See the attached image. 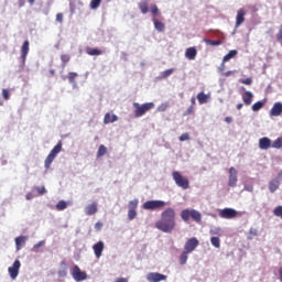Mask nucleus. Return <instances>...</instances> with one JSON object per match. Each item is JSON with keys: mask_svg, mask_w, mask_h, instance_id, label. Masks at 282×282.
<instances>
[{"mask_svg": "<svg viewBox=\"0 0 282 282\" xmlns=\"http://www.w3.org/2000/svg\"><path fill=\"white\" fill-rule=\"evenodd\" d=\"M186 261H188V252L183 251L181 257H180L181 265H186Z\"/></svg>", "mask_w": 282, "mask_h": 282, "instance_id": "obj_31", "label": "nucleus"}, {"mask_svg": "<svg viewBox=\"0 0 282 282\" xmlns=\"http://www.w3.org/2000/svg\"><path fill=\"white\" fill-rule=\"evenodd\" d=\"M39 195H45L47 193V189H45V186L37 187Z\"/></svg>", "mask_w": 282, "mask_h": 282, "instance_id": "obj_51", "label": "nucleus"}, {"mask_svg": "<svg viewBox=\"0 0 282 282\" xmlns=\"http://www.w3.org/2000/svg\"><path fill=\"white\" fill-rule=\"evenodd\" d=\"M175 217V209L173 207H167L161 213V219L155 223V228L161 230V232H173L175 230V226H177Z\"/></svg>", "mask_w": 282, "mask_h": 282, "instance_id": "obj_1", "label": "nucleus"}, {"mask_svg": "<svg viewBox=\"0 0 282 282\" xmlns=\"http://www.w3.org/2000/svg\"><path fill=\"white\" fill-rule=\"evenodd\" d=\"M164 206H166L164 200H147L143 203L142 208L144 210H158L164 208Z\"/></svg>", "mask_w": 282, "mask_h": 282, "instance_id": "obj_6", "label": "nucleus"}, {"mask_svg": "<svg viewBox=\"0 0 282 282\" xmlns=\"http://www.w3.org/2000/svg\"><path fill=\"white\" fill-rule=\"evenodd\" d=\"M33 197L32 193L26 194V199H32Z\"/></svg>", "mask_w": 282, "mask_h": 282, "instance_id": "obj_62", "label": "nucleus"}, {"mask_svg": "<svg viewBox=\"0 0 282 282\" xmlns=\"http://www.w3.org/2000/svg\"><path fill=\"white\" fill-rule=\"evenodd\" d=\"M134 217H138V212L135 209H129L128 210V219L130 221H133Z\"/></svg>", "mask_w": 282, "mask_h": 282, "instance_id": "obj_40", "label": "nucleus"}, {"mask_svg": "<svg viewBox=\"0 0 282 282\" xmlns=\"http://www.w3.org/2000/svg\"><path fill=\"white\" fill-rule=\"evenodd\" d=\"M236 109H238V110L243 109V104H238V105L236 106Z\"/></svg>", "mask_w": 282, "mask_h": 282, "instance_id": "obj_61", "label": "nucleus"}, {"mask_svg": "<svg viewBox=\"0 0 282 282\" xmlns=\"http://www.w3.org/2000/svg\"><path fill=\"white\" fill-rule=\"evenodd\" d=\"M279 279L282 282V267L279 269Z\"/></svg>", "mask_w": 282, "mask_h": 282, "instance_id": "obj_60", "label": "nucleus"}, {"mask_svg": "<svg viewBox=\"0 0 282 282\" xmlns=\"http://www.w3.org/2000/svg\"><path fill=\"white\" fill-rule=\"evenodd\" d=\"M93 250L95 252L96 259H100L102 257V252L105 250V242L98 241L93 246Z\"/></svg>", "mask_w": 282, "mask_h": 282, "instance_id": "obj_15", "label": "nucleus"}, {"mask_svg": "<svg viewBox=\"0 0 282 282\" xmlns=\"http://www.w3.org/2000/svg\"><path fill=\"white\" fill-rule=\"evenodd\" d=\"M65 208H67V202L65 200H59L56 204V210H65Z\"/></svg>", "mask_w": 282, "mask_h": 282, "instance_id": "obj_38", "label": "nucleus"}, {"mask_svg": "<svg viewBox=\"0 0 282 282\" xmlns=\"http://www.w3.org/2000/svg\"><path fill=\"white\" fill-rule=\"evenodd\" d=\"M67 78L70 85H76V78H78V73L70 72L68 73Z\"/></svg>", "mask_w": 282, "mask_h": 282, "instance_id": "obj_28", "label": "nucleus"}, {"mask_svg": "<svg viewBox=\"0 0 282 282\" xmlns=\"http://www.w3.org/2000/svg\"><path fill=\"white\" fill-rule=\"evenodd\" d=\"M195 111V107L191 106L189 108H187V110L183 113V116H191L192 113H194Z\"/></svg>", "mask_w": 282, "mask_h": 282, "instance_id": "obj_49", "label": "nucleus"}, {"mask_svg": "<svg viewBox=\"0 0 282 282\" xmlns=\"http://www.w3.org/2000/svg\"><path fill=\"white\" fill-rule=\"evenodd\" d=\"M185 58L188 61H195V58H197V48H195V46L186 48Z\"/></svg>", "mask_w": 282, "mask_h": 282, "instance_id": "obj_17", "label": "nucleus"}, {"mask_svg": "<svg viewBox=\"0 0 282 282\" xmlns=\"http://www.w3.org/2000/svg\"><path fill=\"white\" fill-rule=\"evenodd\" d=\"M252 98H254V96L250 91H246L242 95V100H243L245 105H247V106L252 105Z\"/></svg>", "mask_w": 282, "mask_h": 282, "instance_id": "obj_24", "label": "nucleus"}, {"mask_svg": "<svg viewBox=\"0 0 282 282\" xmlns=\"http://www.w3.org/2000/svg\"><path fill=\"white\" fill-rule=\"evenodd\" d=\"M57 274H58V276H59L61 279L67 276V269L64 268V269L58 270Z\"/></svg>", "mask_w": 282, "mask_h": 282, "instance_id": "obj_46", "label": "nucleus"}, {"mask_svg": "<svg viewBox=\"0 0 282 282\" xmlns=\"http://www.w3.org/2000/svg\"><path fill=\"white\" fill-rule=\"evenodd\" d=\"M239 83H241V85H252V78L239 79Z\"/></svg>", "mask_w": 282, "mask_h": 282, "instance_id": "obj_48", "label": "nucleus"}, {"mask_svg": "<svg viewBox=\"0 0 282 282\" xmlns=\"http://www.w3.org/2000/svg\"><path fill=\"white\" fill-rule=\"evenodd\" d=\"M204 42L207 44V45H213V46H217V45H221V40H207L205 39Z\"/></svg>", "mask_w": 282, "mask_h": 282, "instance_id": "obj_36", "label": "nucleus"}, {"mask_svg": "<svg viewBox=\"0 0 282 282\" xmlns=\"http://www.w3.org/2000/svg\"><path fill=\"white\" fill-rule=\"evenodd\" d=\"M237 56V50H231L223 57L224 63H228L231 58H235Z\"/></svg>", "mask_w": 282, "mask_h": 282, "instance_id": "obj_27", "label": "nucleus"}, {"mask_svg": "<svg viewBox=\"0 0 282 282\" xmlns=\"http://www.w3.org/2000/svg\"><path fill=\"white\" fill-rule=\"evenodd\" d=\"M237 182H238L237 170L235 167H230L228 186H230L231 188H235V186H237Z\"/></svg>", "mask_w": 282, "mask_h": 282, "instance_id": "obj_14", "label": "nucleus"}, {"mask_svg": "<svg viewBox=\"0 0 282 282\" xmlns=\"http://www.w3.org/2000/svg\"><path fill=\"white\" fill-rule=\"evenodd\" d=\"M224 69H226V62H224V59H223V63H221L220 66L218 67V70H219V72H224Z\"/></svg>", "mask_w": 282, "mask_h": 282, "instance_id": "obj_54", "label": "nucleus"}, {"mask_svg": "<svg viewBox=\"0 0 282 282\" xmlns=\"http://www.w3.org/2000/svg\"><path fill=\"white\" fill-rule=\"evenodd\" d=\"M95 230H98V231L102 230V223L101 221H97L95 224Z\"/></svg>", "mask_w": 282, "mask_h": 282, "instance_id": "obj_52", "label": "nucleus"}, {"mask_svg": "<svg viewBox=\"0 0 282 282\" xmlns=\"http://www.w3.org/2000/svg\"><path fill=\"white\" fill-rule=\"evenodd\" d=\"M249 235H252V237H257V229H250Z\"/></svg>", "mask_w": 282, "mask_h": 282, "instance_id": "obj_56", "label": "nucleus"}, {"mask_svg": "<svg viewBox=\"0 0 282 282\" xmlns=\"http://www.w3.org/2000/svg\"><path fill=\"white\" fill-rule=\"evenodd\" d=\"M243 21H246V10L240 9L237 12V17H236V28H239Z\"/></svg>", "mask_w": 282, "mask_h": 282, "instance_id": "obj_18", "label": "nucleus"}, {"mask_svg": "<svg viewBox=\"0 0 282 282\" xmlns=\"http://www.w3.org/2000/svg\"><path fill=\"white\" fill-rule=\"evenodd\" d=\"M42 246H45V241H40L39 243L34 245V248H41Z\"/></svg>", "mask_w": 282, "mask_h": 282, "instance_id": "obj_57", "label": "nucleus"}, {"mask_svg": "<svg viewBox=\"0 0 282 282\" xmlns=\"http://www.w3.org/2000/svg\"><path fill=\"white\" fill-rule=\"evenodd\" d=\"M273 215H274L275 217H280V219H282V206H281V205H279V206H276V207L274 208Z\"/></svg>", "mask_w": 282, "mask_h": 282, "instance_id": "obj_41", "label": "nucleus"}, {"mask_svg": "<svg viewBox=\"0 0 282 282\" xmlns=\"http://www.w3.org/2000/svg\"><path fill=\"white\" fill-rule=\"evenodd\" d=\"M100 3H102V0H91L90 1V9L91 10H98V8H100Z\"/></svg>", "mask_w": 282, "mask_h": 282, "instance_id": "obj_35", "label": "nucleus"}, {"mask_svg": "<svg viewBox=\"0 0 282 282\" xmlns=\"http://www.w3.org/2000/svg\"><path fill=\"white\" fill-rule=\"evenodd\" d=\"M147 280L149 282H160V281H166V275L158 272H150L147 275Z\"/></svg>", "mask_w": 282, "mask_h": 282, "instance_id": "obj_12", "label": "nucleus"}, {"mask_svg": "<svg viewBox=\"0 0 282 282\" xmlns=\"http://www.w3.org/2000/svg\"><path fill=\"white\" fill-rule=\"evenodd\" d=\"M272 147V140L270 138L264 137L259 139V149L262 151H268V149H271Z\"/></svg>", "mask_w": 282, "mask_h": 282, "instance_id": "obj_16", "label": "nucleus"}, {"mask_svg": "<svg viewBox=\"0 0 282 282\" xmlns=\"http://www.w3.org/2000/svg\"><path fill=\"white\" fill-rule=\"evenodd\" d=\"M139 9L141 10L142 14H147L149 12V3L147 2L139 3Z\"/></svg>", "mask_w": 282, "mask_h": 282, "instance_id": "obj_34", "label": "nucleus"}, {"mask_svg": "<svg viewBox=\"0 0 282 282\" xmlns=\"http://www.w3.org/2000/svg\"><path fill=\"white\" fill-rule=\"evenodd\" d=\"M28 54H30V41L25 40L21 46V61L22 65H25V61H28Z\"/></svg>", "mask_w": 282, "mask_h": 282, "instance_id": "obj_10", "label": "nucleus"}, {"mask_svg": "<svg viewBox=\"0 0 282 282\" xmlns=\"http://www.w3.org/2000/svg\"><path fill=\"white\" fill-rule=\"evenodd\" d=\"M72 276L77 282L85 281L87 279V273L85 271H82L78 265H74L72 270Z\"/></svg>", "mask_w": 282, "mask_h": 282, "instance_id": "obj_7", "label": "nucleus"}, {"mask_svg": "<svg viewBox=\"0 0 282 282\" xmlns=\"http://www.w3.org/2000/svg\"><path fill=\"white\" fill-rule=\"evenodd\" d=\"M133 107H134L135 118H142V116H144V113H147L148 111H151V109H153L155 107V104L147 102V104L140 105L138 102H134Z\"/></svg>", "mask_w": 282, "mask_h": 282, "instance_id": "obj_3", "label": "nucleus"}, {"mask_svg": "<svg viewBox=\"0 0 282 282\" xmlns=\"http://www.w3.org/2000/svg\"><path fill=\"white\" fill-rule=\"evenodd\" d=\"M2 97L4 100H10V90L9 89H2Z\"/></svg>", "mask_w": 282, "mask_h": 282, "instance_id": "obj_45", "label": "nucleus"}, {"mask_svg": "<svg viewBox=\"0 0 282 282\" xmlns=\"http://www.w3.org/2000/svg\"><path fill=\"white\" fill-rule=\"evenodd\" d=\"M272 149H282V137L274 140L272 143Z\"/></svg>", "mask_w": 282, "mask_h": 282, "instance_id": "obj_37", "label": "nucleus"}, {"mask_svg": "<svg viewBox=\"0 0 282 282\" xmlns=\"http://www.w3.org/2000/svg\"><path fill=\"white\" fill-rule=\"evenodd\" d=\"M18 6L19 8H23V6H25V0H19Z\"/></svg>", "mask_w": 282, "mask_h": 282, "instance_id": "obj_59", "label": "nucleus"}, {"mask_svg": "<svg viewBox=\"0 0 282 282\" xmlns=\"http://www.w3.org/2000/svg\"><path fill=\"white\" fill-rule=\"evenodd\" d=\"M209 98H210V96H208L204 93L197 94V100H198L199 105H206V102H208Z\"/></svg>", "mask_w": 282, "mask_h": 282, "instance_id": "obj_26", "label": "nucleus"}, {"mask_svg": "<svg viewBox=\"0 0 282 282\" xmlns=\"http://www.w3.org/2000/svg\"><path fill=\"white\" fill-rule=\"evenodd\" d=\"M152 21H153V25L158 32H164L166 30V25H164L163 22L158 20V18H153Z\"/></svg>", "mask_w": 282, "mask_h": 282, "instance_id": "obj_21", "label": "nucleus"}, {"mask_svg": "<svg viewBox=\"0 0 282 282\" xmlns=\"http://www.w3.org/2000/svg\"><path fill=\"white\" fill-rule=\"evenodd\" d=\"M174 72L175 69L173 68L166 69L161 74V78H169V76H171Z\"/></svg>", "mask_w": 282, "mask_h": 282, "instance_id": "obj_43", "label": "nucleus"}, {"mask_svg": "<svg viewBox=\"0 0 282 282\" xmlns=\"http://www.w3.org/2000/svg\"><path fill=\"white\" fill-rule=\"evenodd\" d=\"M85 213L88 216L96 215L98 213V205L96 203L87 205L85 208Z\"/></svg>", "mask_w": 282, "mask_h": 282, "instance_id": "obj_20", "label": "nucleus"}, {"mask_svg": "<svg viewBox=\"0 0 282 282\" xmlns=\"http://www.w3.org/2000/svg\"><path fill=\"white\" fill-rule=\"evenodd\" d=\"M172 177H173L175 184L178 185L180 188H183L184 191H186L191 186V183L188 182V178L184 177L182 175V173H180L177 171H174L172 173Z\"/></svg>", "mask_w": 282, "mask_h": 282, "instance_id": "obj_5", "label": "nucleus"}, {"mask_svg": "<svg viewBox=\"0 0 282 282\" xmlns=\"http://www.w3.org/2000/svg\"><path fill=\"white\" fill-rule=\"evenodd\" d=\"M209 235H217V237H221V228L210 229Z\"/></svg>", "mask_w": 282, "mask_h": 282, "instance_id": "obj_44", "label": "nucleus"}, {"mask_svg": "<svg viewBox=\"0 0 282 282\" xmlns=\"http://www.w3.org/2000/svg\"><path fill=\"white\" fill-rule=\"evenodd\" d=\"M210 243L212 246H214V248H221V240L219 239V237H212Z\"/></svg>", "mask_w": 282, "mask_h": 282, "instance_id": "obj_30", "label": "nucleus"}, {"mask_svg": "<svg viewBox=\"0 0 282 282\" xmlns=\"http://www.w3.org/2000/svg\"><path fill=\"white\" fill-rule=\"evenodd\" d=\"M107 154V147L105 145H99V149L97 151V158H102V155Z\"/></svg>", "mask_w": 282, "mask_h": 282, "instance_id": "obj_33", "label": "nucleus"}, {"mask_svg": "<svg viewBox=\"0 0 282 282\" xmlns=\"http://www.w3.org/2000/svg\"><path fill=\"white\" fill-rule=\"evenodd\" d=\"M181 218L183 219V221H189L191 219H193V221L199 224L202 221V213L195 209H183L181 212Z\"/></svg>", "mask_w": 282, "mask_h": 282, "instance_id": "obj_2", "label": "nucleus"}, {"mask_svg": "<svg viewBox=\"0 0 282 282\" xmlns=\"http://www.w3.org/2000/svg\"><path fill=\"white\" fill-rule=\"evenodd\" d=\"M56 21H57L58 23H63V13H57V14H56Z\"/></svg>", "mask_w": 282, "mask_h": 282, "instance_id": "obj_53", "label": "nucleus"}, {"mask_svg": "<svg viewBox=\"0 0 282 282\" xmlns=\"http://www.w3.org/2000/svg\"><path fill=\"white\" fill-rule=\"evenodd\" d=\"M25 241H28V236H20L15 238L17 250H21L23 246H25Z\"/></svg>", "mask_w": 282, "mask_h": 282, "instance_id": "obj_22", "label": "nucleus"}, {"mask_svg": "<svg viewBox=\"0 0 282 282\" xmlns=\"http://www.w3.org/2000/svg\"><path fill=\"white\" fill-rule=\"evenodd\" d=\"M21 269V261L15 260L12 264V267H10L8 269V272L11 276V279H17L19 276V270Z\"/></svg>", "mask_w": 282, "mask_h": 282, "instance_id": "obj_11", "label": "nucleus"}, {"mask_svg": "<svg viewBox=\"0 0 282 282\" xmlns=\"http://www.w3.org/2000/svg\"><path fill=\"white\" fill-rule=\"evenodd\" d=\"M238 213L234 208H224L219 212V217H221V219H235Z\"/></svg>", "mask_w": 282, "mask_h": 282, "instance_id": "obj_9", "label": "nucleus"}, {"mask_svg": "<svg viewBox=\"0 0 282 282\" xmlns=\"http://www.w3.org/2000/svg\"><path fill=\"white\" fill-rule=\"evenodd\" d=\"M199 246V240L197 238H189L184 246V251L189 253L194 252V250Z\"/></svg>", "mask_w": 282, "mask_h": 282, "instance_id": "obj_8", "label": "nucleus"}, {"mask_svg": "<svg viewBox=\"0 0 282 282\" xmlns=\"http://www.w3.org/2000/svg\"><path fill=\"white\" fill-rule=\"evenodd\" d=\"M282 115V102L278 101L273 105V107L271 108L269 116L271 118H278L279 116Z\"/></svg>", "mask_w": 282, "mask_h": 282, "instance_id": "obj_13", "label": "nucleus"}, {"mask_svg": "<svg viewBox=\"0 0 282 282\" xmlns=\"http://www.w3.org/2000/svg\"><path fill=\"white\" fill-rule=\"evenodd\" d=\"M192 107H195V97L191 98Z\"/></svg>", "mask_w": 282, "mask_h": 282, "instance_id": "obj_64", "label": "nucleus"}, {"mask_svg": "<svg viewBox=\"0 0 282 282\" xmlns=\"http://www.w3.org/2000/svg\"><path fill=\"white\" fill-rule=\"evenodd\" d=\"M228 123L232 122V118L231 117H226L225 119Z\"/></svg>", "mask_w": 282, "mask_h": 282, "instance_id": "obj_63", "label": "nucleus"}, {"mask_svg": "<svg viewBox=\"0 0 282 282\" xmlns=\"http://www.w3.org/2000/svg\"><path fill=\"white\" fill-rule=\"evenodd\" d=\"M265 104L263 101H257L256 104L252 105L251 109L252 111H260V109H263V106Z\"/></svg>", "mask_w": 282, "mask_h": 282, "instance_id": "obj_32", "label": "nucleus"}, {"mask_svg": "<svg viewBox=\"0 0 282 282\" xmlns=\"http://www.w3.org/2000/svg\"><path fill=\"white\" fill-rule=\"evenodd\" d=\"M166 109H169V104H161L158 107V111H166Z\"/></svg>", "mask_w": 282, "mask_h": 282, "instance_id": "obj_50", "label": "nucleus"}, {"mask_svg": "<svg viewBox=\"0 0 282 282\" xmlns=\"http://www.w3.org/2000/svg\"><path fill=\"white\" fill-rule=\"evenodd\" d=\"M186 140H191V137L187 132L183 133L181 137H180V142H186Z\"/></svg>", "mask_w": 282, "mask_h": 282, "instance_id": "obj_47", "label": "nucleus"}, {"mask_svg": "<svg viewBox=\"0 0 282 282\" xmlns=\"http://www.w3.org/2000/svg\"><path fill=\"white\" fill-rule=\"evenodd\" d=\"M115 282H129L127 278H119Z\"/></svg>", "mask_w": 282, "mask_h": 282, "instance_id": "obj_58", "label": "nucleus"}, {"mask_svg": "<svg viewBox=\"0 0 282 282\" xmlns=\"http://www.w3.org/2000/svg\"><path fill=\"white\" fill-rule=\"evenodd\" d=\"M86 54H88V56H101L102 51L99 48L86 47Z\"/></svg>", "mask_w": 282, "mask_h": 282, "instance_id": "obj_25", "label": "nucleus"}, {"mask_svg": "<svg viewBox=\"0 0 282 282\" xmlns=\"http://www.w3.org/2000/svg\"><path fill=\"white\" fill-rule=\"evenodd\" d=\"M279 186H281V182L279 178H273L269 182V191L270 193H276L279 191Z\"/></svg>", "mask_w": 282, "mask_h": 282, "instance_id": "obj_19", "label": "nucleus"}, {"mask_svg": "<svg viewBox=\"0 0 282 282\" xmlns=\"http://www.w3.org/2000/svg\"><path fill=\"white\" fill-rule=\"evenodd\" d=\"M245 191H248L249 193H252L254 191V187L252 185L246 186Z\"/></svg>", "mask_w": 282, "mask_h": 282, "instance_id": "obj_55", "label": "nucleus"}, {"mask_svg": "<svg viewBox=\"0 0 282 282\" xmlns=\"http://www.w3.org/2000/svg\"><path fill=\"white\" fill-rule=\"evenodd\" d=\"M72 59V57L67 54H62L61 55V61H62V67L65 68L67 67V63H69V61Z\"/></svg>", "mask_w": 282, "mask_h": 282, "instance_id": "obj_29", "label": "nucleus"}, {"mask_svg": "<svg viewBox=\"0 0 282 282\" xmlns=\"http://www.w3.org/2000/svg\"><path fill=\"white\" fill-rule=\"evenodd\" d=\"M118 116L107 112L104 118V124H110L111 122H117Z\"/></svg>", "mask_w": 282, "mask_h": 282, "instance_id": "obj_23", "label": "nucleus"}, {"mask_svg": "<svg viewBox=\"0 0 282 282\" xmlns=\"http://www.w3.org/2000/svg\"><path fill=\"white\" fill-rule=\"evenodd\" d=\"M150 10H151L154 19H156L158 14H160V9L158 8V4H152L150 7Z\"/></svg>", "mask_w": 282, "mask_h": 282, "instance_id": "obj_39", "label": "nucleus"}, {"mask_svg": "<svg viewBox=\"0 0 282 282\" xmlns=\"http://www.w3.org/2000/svg\"><path fill=\"white\" fill-rule=\"evenodd\" d=\"M129 210H135L138 208V199L130 200L128 204Z\"/></svg>", "mask_w": 282, "mask_h": 282, "instance_id": "obj_42", "label": "nucleus"}, {"mask_svg": "<svg viewBox=\"0 0 282 282\" xmlns=\"http://www.w3.org/2000/svg\"><path fill=\"white\" fill-rule=\"evenodd\" d=\"M63 151V142H58L50 152V154L47 155V158L44 161V166L45 169H50V166H52V162H54V160H56V155H58V153Z\"/></svg>", "mask_w": 282, "mask_h": 282, "instance_id": "obj_4", "label": "nucleus"}]
</instances>
